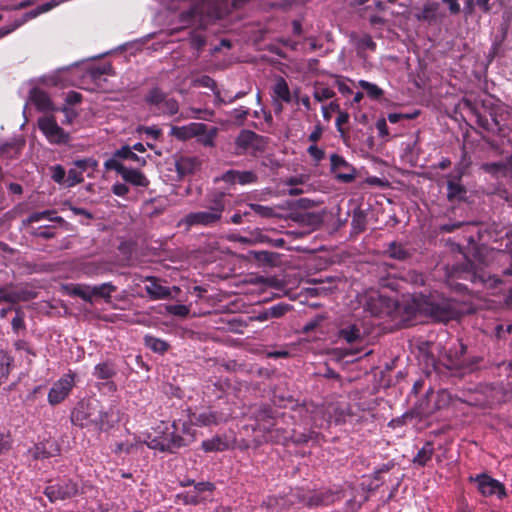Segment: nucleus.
Instances as JSON below:
<instances>
[{"label": "nucleus", "instance_id": "f257e3e1", "mask_svg": "<svg viewBox=\"0 0 512 512\" xmlns=\"http://www.w3.org/2000/svg\"><path fill=\"white\" fill-rule=\"evenodd\" d=\"M364 311L372 317L401 316L402 320L416 317H430L433 320H459L472 313L470 303L440 295L414 293L403 295L401 300L384 296L377 290L367 291L364 295Z\"/></svg>", "mask_w": 512, "mask_h": 512}, {"label": "nucleus", "instance_id": "f03ea898", "mask_svg": "<svg viewBox=\"0 0 512 512\" xmlns=\"http://www.w3.org/2000/svg\"><path fill=\"white\" fill-rule=\"evenodd\" d=\"M214 19H216L215 13L204 2L193 3L179 14V22L183 27H194L189 34V42L198 55L206 46V37L199 30L206 29Z\"/></svg>", "mask_w": 512, "mask_h": 512}, {"label": "nucleus", "instance_id": "7ed1b4c3", "mask_svg": "<svg viewBox=\"0 0 512 512\" xmlns=\"http://www.w3.org/2000/svg\"><path fill=\"white\" fill-rule=\"evenodd\" d=\"M226 194L222 191H214L207 195L206 210L190 212L183 217L179 226L184 225L186 229L194 226L214 227L221 223L225 211Z\"/></svg>", "mask_w": 512, "mask_h": 512}, {"label": "nucleus", "instance_id": "20e7f679", "mask_svg": "<svg viewBox=\"0 0 512 512\" xmlns=\"http://www.w3.org/2000/svg\"><path fill=\"white\" fill-rule=\"evenodd\" d=\"M179 429V423L176 421L171 424L162 422L154 429V435L147 436L145 443L150 449L174 452L187 445L186 439L179 434Z\"/></svg>", "mask_w": 512, "mask_h": 512}, {"label": "nucleus", "instance_id": "39448f33", "mask_svg": "<svg viewBox=\"0 0 512 512\" xmlns=\"http://www.w3.org/2000/svg\"><path fill=\"white\" fill-rule=\"evenodd\" d=\"M107 412L103 411L98 401L80 402L71 414L74 425L102 430L107 424Z\"/></svg>", "mask_w": 512, "mask_h": 512}, {"label": "nucleus", "instance_id": "423d86ee", "mask_svg": "<svg viewBox=\"0 0 512 512\" xmlns=\"http://www.w3.org/2000/svg\"><path fill=\"white\" fill-rule=\"evenodd\" d=\"M267 138L255 133L252 130L243 129L239 132L234 141V153L236 155H245L250 153L256 155L262 153L267 147Z\"/></svg>", "mask_w": 512, "mask_h": 512}, {"label": "nucleus", "instance_id": "0eeeda50", "mask_svg": "<svg viewBox=\"0 0 512 512\" xmlns=\"http://www.w3.org/2000/svg\"><path fill=\"white\" fill-rule=\"evenodd\" d=\"M512 112L505 108L497 107L490 111L489 116L476 114L477 124L488 132H492L501 136H506V129H510L508 122Z\"/></svg>", "mask_w": 512, "mask_h": 512}, {"label": "nucleus", "instance_id": "6e6552de", "mask_svg": "<svg viewBox=\"0 0 512 512\" xmlns=\"http://www.w3.org/2000/svg\"><path fill=\"white\" fill-rule=\"evenodd\" d=\"M465 353L466 346L463 343H458L456 346L449 349L444 365L449 370H458L463 373L474 371L482 361V358L474 356L467 359L465 358Z\"/></svg>", "mask_w": 512, "mask_h": 512}, {"label": "nucleus", "instance_id": "1a4fd4ad", "mask_svg": "<svg viewBox=\"0 0 512 512\" xmlns=\"http://www.w3.org/2000/svg\"><path fill=\"white\" fill-rule=\"evenodd\" d=\"M37 296L36 287L30 283H8L0 287V302L2 300L11 301L15 306L19 302H27Z\"/></svg>", "mask_w": 512, "mask_h": 512}, {"label": "nucleus", "instance_id": "9d476101", "mask_svg": "<svg viewBox=\"0 0 512 512\" xmlns=\"http://www.w3.org/2000/svg\"><path fill=\"white\" fill-rule=\"evenodd\" d=\"M38 128L51 144H67L70 135L61 128L53 116H44L38 119Z\"/></svg>", "mask_w": 512, "mask_h": 512}, {"label": "nucleus", "instance_id": "9b49d317", "mask_svg": "<svg viewBox=\"0 0 512 512\" xmlns=\"http://www.w3.org/2000/svg\"><path fill=\"white\" fill-rule=\"evenodd\" d=\"M469 481L477 485L478 492L484 497L496 495L502 499L506 496L504 485L485 473L470 476Z\"/></svg>", "mask_w": 512, "mask_h": 512}, {"label": "nucleus", "instance_id": "f8f14e48", "mask_svg": "<svg viewBox=\"0 0 512 512\" xmlns=\"http://www.w3.org/2000/svg\"><path fill=\"white\" fill-rule=\"evenodd\" d=\"M75 384V375L71 371L58 379L48 393V403L52 406L63 402Z\"/></svg>", "mask_w": 512, "mask_h": 512}, {"label": "nucleus", "instance_id": "ddd939ff", "mask_svg": "<svg viewBox=\"0 0 512 512\" xmlns=\"http://www.w3.org/2000/svg\"><path fill=\"white\" fill-rule=\"evenodd\" d=\"M473 264L470 261H467L461 266L455 268V276L459 279L470 280L473 283L477 281L488 284L491 287H496L498 284L503 283V280L499 275H489L487 278L485 275H478L475 271L472 270Z\"/></svg>", "mask_w": 512, "mask_h": 512}, {"label": "nucleus", "instance_id": "4468645a", "mask_svg": "<svg viewBox=\"0 0 512 512\" xmlns=\"http://www.w3.org/2000/svg\"><path fill=\"white\" fill-rule=\"evenodd\" d=\"M78 493V486L71 480H63L45 488L44 494L51 502L74 497Z\"/></svg>", "mask_w": 512, "mask_h": 512}, {"label": "nucleus", "instance_id": "2eb2a0df", "mask_svg": "<svg viewBox=\"0 0 512 512\" xmlns=\"http://www.w3.org/2000/svg\"><path fill=\"white\" fill-rule=\"evenodd\" d=\"M331 171L335 178L342 183H350L356 177L355 168L344 157L334 153L330 156Z\"/></svg>", "mask_w": 512, "mask_h": 512}, {"label": "nucleus", "instance_id": "dca6fc26", "mask_svg": "<svg viewBox=\"0 0 512 512\" xmlns=\"http://www.w3.org/2000/svg\"><path fill=\"white\" fill-rule=\"evenodd\" d=\"M446 17L445 11L441 7V3L437 1L426 2L421 12L416 15L417 20L427 22L430 25L440 24Z\"/></svg>", "mask_w": 512, "mask_h": 512}, {"label": "nucleus", "instance_id": "f3484780", "mask_svg": "<svg viewBox=\"0 0 512 512\" xmlns=\"http://www.w3.org/2000/svg\"><path fill=\"white\" fill-rule=\"evenodd\" d=\"M494 259L501 269L503 277H512V232L507 233L503 250H499Z\"/></svg>", "mask_w": 512, "mask_h": 512}, {"label": "nucleus", "instance_id": "a211bd4d", "mask_svg": "<svg viewBox=\"0 0 512 512\" xmlns=\"http://www.w3.org/2000/svg\"><path fill=\"white\" fill-rule=\"evenodd\" d=\"M481 169L495 177L512 176V153L500 161L483 163Z\"/></svg>", "mask_w": 512, "mask_h": 512}, {"label": "nucleus", "instance_id": "6ab92c4d", "mask_svg": "<svg viewBox=\"0 0 512 512\" xmlns=\"http://www.w3.org/2000/svg\"><path fill=\"white\" fill-rule=\"evenodd\" d=\"M191 425L196 426H210L217 425L224 421V416L216 411L204 410L201 412H194L189 416Z\"/></svg>", "mask_w": 512, "mask_h": 512}, {"label": "nucleus", "instance_id": "aec40b11", "mask_svg": "<svg viewBox=\"0 0 512 512\" xmlns=\"http://www.w3.org/2000/svg\"><path fill=\"white\" fill-rule=\"evenodd\" d=\"M467 188L460 181V175L457 176V179L447 178V194L446 198L448 202L455 203L461 202L466 199Z\"/></svg>", "mask_w": 512, "mask_h": 512}, {"label": "nucleus", "instance_id": "412c9836", "mask_svg": "<svg viewBox=\"0 0 512 512\" xmlns=\"http://www.w3.org/2000/svg\"><path fill=\"white\" fill-rule=\"evenodd\" d=\"M205 131L206 124L193 122L182 127L174 126L172 127L171 133L179 140H187L189 138L196 137Z\"/></svg>", "mask_w": 512, "mask_h": 512}, {"label": "nucleus", "instance_id": "4be33fe9", "mask_svg": "<svg viewBox=\"0 0 512 512\" xmlns=\"http://www.w3.org/2000/svg\"><path fill=\"white\" fill-rule=\"evenodd\" d=\"M291 307L288 304L278 303L267 308H263L257 315L248 316L247 320H269L270 318H281L290 311Z\"/></svg>", "mask_w": 512, "mask_h": 512}, {"label": "nucleus", "instance_id": "5701e85b", "mask_svg": "<svg viewBox=\"0 0 512 512\" xmlns=\"http://www.w3.org/2000/svg\"><path fill=\"white\" fill-rule=\"evenodd\" d=\"M58 453L59 448L54 443L50 442H41L29 449V454L35 460L50 458L56 456Z\"/></svg>", "mask_w": 512, "mask_h": 512}, {"label": "nucleus", "instance_id": "b1692460", "mask_svg": "<svg viewBox=\"0 0 512 512\" xmlns=\"http://www.w3.org/2000/svg\"><path fill=\"white\" fill-rule=\"evenodd\" d=\"M29 98L39 111H49L53 108L48 93L40 88L31 89Z\"/></svg>", "mask_w": 512, "mask_h": 512}, {"label": "nucleus", "instance_id": "393cba45", "mask_svg": "<svg viewBox=\"0 0 512 512\" xmlns=\"http://www.w3.org/2000/svg\"><path fill=\"white\" fill-rule=\"evenodd\" d=\"M146 281L149 283L146 285V291L151 298L164 299L171 296L170 288L161 285L155 277H147Z\"/></svg>", "mask_w": 512, "mask_h": 512}, {"label": "nucleus", "instance_id": "a878e982", "mask_svg": "<svg viewBox=\"0 0 512 512\" xmlns=\"http://www.w3.org/2000/svg\"><path fill=\"white\" fill-rule=\"evenodd\" d=\"M121 177L127 183L137 187L147 188L150 184L148 178L138 169L125 168Z\"/></svg>", "mask_w": 512, "mask_h": 512}, {"label": "nucleus", "instance_id": "bb28decb", "mask_svg": "<svg viewBox=\"0 0 512 512\" xmlns=\"http://www.w3.org/2000/svg\"><path fill=\"white\" fill-rule=\"evenodd\" d=\"M0 318L23 320V314L18 306H15L11 301L2 300L0 302Z\"/></svg>", "mask_w": 512, "mask_h": 512}, {"label": "nucleus", "instance_id": "cd10ccee", "mask_svg": "<svg viewBox=\"0 0 512 512\" xmlns=\"http://www.w3.org/2000/svg\"><path fill=\"white\" fill-rule=\"evenodd\" d=\"M24 145L25 142L23 140L16 139L2 143L0 144V156H7L9 158H13L20 153Z\"/></svg>", "mask_w": 512, "mask_h": 512}, {"label": "nucleus", "instance_id": "c85d7f7f", "mask_svg": "<svg viewBox=\"0 0 512 512\" xmlns=\"http://www.w3.org/2000/svg\"><path fill=\"white\" fill-rule=\"evenodd\" d=\"M334 501V495L329 492H316L309 496L305 503L310 507L327 506Z\"/></svg>", "mask_w": 512, "mask_h": 512}, {"label": "nucleus", "instance_id": "c756f323", "mask_svg": "<svg viewBox=\"0 0 512 512\" xmlns=\"http://www.w3.org/2000/svg\"><path fill=\"white\" fill-rule=\"evenodd\" d=\"M117 287L111 282H106L101 285L92 286V294L94 297H99L105 300L106 303H111L112 293L116 292Z\"/></svg>", "mask_w": 512, "mask_h": 512}, {"label": "nucleus", "instance_id": "7c9ffc66", "mask_svg": "<svg viewBox=\"0 0 512 512\" xmlns=\"http://www.w3.org/2000/svg\"><path fill=\"white\" fill-rule=\"evenodd\" d=\"M159 312L161 314L167 313L173 316L186 317L189 314V308L180 303H167L159 306Z\"/></svg>", "mask_w": 512, "mask_h": 512}, {"label": "nucleus", "instance_id": "2f4dec72", "mask_svg": "<svg viewBox=\"0 0 512 512\" xmlns=\"http://www.w3.org/2000/svg\"><path fill=\"white\" fill-rule=\"evenodd\" d=\"M114 156L123 160H131L133 162H136L139 166L146 165V159L143 157H139L137 154H135L132 148L128 145L122 146L120 149H117L114 152Z\"/></svg>", "mask_w": 512, "mask_h": 512}, {"label": "nucleus", "instance_id": "473e14b6", "mask_svg": "<svg viewBox=\"0 0 512 512\" xmlns=\"http://www.w3.org/2000/svg\"><path fill=\"white\" fill-rule=\"evenodd\" d=\"M55 210H45L41 212H33L27 218V223L39 222L43 219H48L52 222L63 223L64 219L60 216H55Z\"/></svg>", "mask_w": 512, "mask_h": 512}, {"label": "nucleus", "instance_id": "72a5a7b5", "mask_svg": "<svg viewBox=\"0 0 512 512\" xmlns=\"http://www.w3.org/2000/svg\"><path fill=\"white\" fill-rule=\"evenodd\" d=\"M166 97V93L161 88L153 87L145 95L144 101L149 106H156L160 108V105Z\"/></svg>", "mask_w": 512, "mask_h": 512}, {"label": "nucleus", "instance_id": "f704fd0d", "mask_svg": "<svg viewBox=\"0 0 512 512\" xmlns=\"http://www.w3.org/2000/svg\"><path fill=\"white\" fill-rule=\"evenodd\" d=\"M251 236L254 237L255 243H266L273 247L281 248L286 243L283 238H277V239L270 238L268 235L264 234L262 232V230H260L258 228L251 232Z\"/></svg>", "mask_w": 512, "mask_h": 512}, {"label": "nucleus", "instance_id": "c9c22d12", "mask_svg": "<svg viewBox=\"0 0 512 512\" xmlns=\"http://www.w3.org/2000/svg\"><path fill=\"white\" fill-rule=\"evenodd\" d=\"M274 94L285 103L291 102V93L286 80L279 77L273 87Z\"/></svg>", "mask_w": 512, "mask_h": 512}, {"label": "nucleus", "instance_id": "e433bc0d", "mask_svg": "<svg viewBox=\"0 0 512 512\" xmlns=\"http://www.w3.org/2000/svg\"><path fill=\"white\" fill-rule=\"evenodd\" d=\"M433 453V444L431 442H426L424 446L417 452L413 462L417 465L424 466L431 459Z\"/></svg>", "mask_w": 512, "mask_h": 512}, {"label": "nucleus", "instance_id": "4c0bfd02", "mask_svg": "<svg viewBox=\"0 0 512 512\" xmlns=\"http://www.w3.org/2000/svg\"><path fill=\"white\" fill-rule=\"evenodd\" d=\"M358 85L366 92L367 96L372 100H379L383 97L384 91L374 83L366 80H360Z\"/></svg>", "mask_w": 512, "mask_h": 512}, {"label": "nucleus", "instance_id": "58836bf2", "mask_svg": "<svg viewBox=\"0 0 512 512\" xmlns=\"http://www.w3.org/2000/svg\"><path fill=\"white\" fill-rule=\"evenodd\" d=\"M13 358L6 352L0 350V385L8 378Z\"/></svg>", "mask_w": 512, "mask_h": 512}, {"label": "nucleus", "instance_id": "ea45409f", "mask_svg": "<svg viewBox=\"0 0 512 512\" xmlns=\"http://www.w3.org/2000/svg\"><path fill=\"white\" fill-rule=\"evenodd\" d=\"M366 214L361 209L354 210L351 220V226L356 233H362L366 229Z\"/></svg>", "mask_w": 512, "mask_h": 512}, {"label": "nucleus", "instance_id": "a19ab883", "mask_svg": "<svg viewBox=\"0 0 512 512\" xmlns=\"http://www.w3.org/2000/svg\"><path fill=\"white\" fill-rule=\"evenodd\" d=\"M247 207L261 218H272L276 215L273 207L265 206L257 203L247 202Z\"/></svg>", "mask_w": 512, "mask_h": 512}, {"label": "nucleus", "instance_id": "79ce46f5", "mask_svg": "<svg viewBox=\"0 0 512 512\" xmlns=\"http://www.w3.org/2000/svg\"><path fill=\"white\" fill-rule=\"evenodd\" d=\"M192 85L194 87H205V88H209L210 90L213 91L214 95L216 97H219V90H218V87H217V83L216 81L208 76V75H203L199 78H196L192 81Z\"/></svg>", "mask_w": 512, "mask_h": 512}, {"label": "nucleus", "instance_id": "37998d69", "mask_svg": "<svg viewBox=\"0 0 512 512\" xmlns=\"http://www.w3.org/2000/svg\"><path fill=\"white\" fill-rule=\"evenodd\" d=\"M144 343L149 349L156 353H164L168 349V344L165 341L150 335L144 337Z\"/></svg>", "mask_w": 512, "mask_h": 512}, {"label": "nucleus", "instance_id": "c03bdc74", "mask_svg": "<svg viewBox=\"0 0 512 512\" xmlns=\"http://www.w3.org/2000/svg\"><path fill=\"white\" fill-rule=\"evenodd\" d=\"M114 374L115 370L108 362L97 364L94 368V376L98 379L107 380L113 377Z\"/></svg>", "mask_w": 512, "mask_h": 512}, {"label": "nucleus", "instance_id": "a18cd8bd", "mask_svg": "<svg viewBox=\"0 0 512 512\" xmlns=\"http://www.w3.org/2000/svg\"><path fill=\"white\" fill-rule=\"evenodd\" d=\"M387 253L391 258L400 261L407 259L410 255L409 252L403 247V245L396 242L389 244Z\"/></svg>", "mask_w": 512, "mask_h": 512}, {"label": "nucleus", "instance_id": "49530a36", "mask_svg": "<svg viewBox=\"0 0 512 512\" xmlns=\"http://www.w3.org/2000/svg\"><path fill=\"white\" fill-rule=\"evenodd\" d=\"M202 448L206 452L224 451L227 448V444L219 437H216L213 439L203 441Z\"/></svg>", "mask_w": 512, "mask_h": 512}, {"label": "nucleus", "instance_id": "de8ad7c7", "mask_svg": "<svg viewBox=\"0 0 512 512\" xmlns=\"http://www.w3.org/2000/svg\"><path fill=\"white\" fill-rule=\"evenodd\" d=\"M55 6H56V3L54 1L46 2L44 4L39 5L35 9H33V10L29 11V12H26L23 15V18L25 19V22H27V21H29V20L39 16L42 13L50 11Z\"/></svg>", "mask_w": 512, "mask_h": 512}, {"label": "nucleus", "instance_id": "09e8293b", "mask_svg": "<svg viewBox=\"0 0 512 512\" xmlns=\"http://www.w3.org/2000/svg\"><path fill=\"white\" fill-rule=\"evenodd\" d=\"M340 335L348 343L356 342L357 340L362 338V333L355 324L350 326L349 328L342 329Z\"/></svg>", "mask_w": 512, "mask_h": 512}, {"label": "nucleus", "instance_id": "8fccbe9b", "mask_svg": "<svg viewBox=\"0 0 512 512\" xmlns=\"http://www.w3.org/2000/svg\"><path fill=\"white\" fill-rule=\"evenodd\" d=\"M84 181L82 171H79L76 167L69 169L67 173L66 183L67 187H74Z\"/></svg>", "mask_w": 512, "mask_h": 512}, {"label": "nucleus", "instance_id": "3c124183", "mask_svg": "<svg viewBox=\"0 0 512 512\" xmlns=\"http://www.w3.org/2000/svg\"><path fill=\"white\" fill-rule=\"evenodd\" d=\"M73 165L79 171H82V173H83L86 170H88L89 168H91L92 170H95L98 165V162L95 159L89 157V158L75 160L73 162Z\"/></svg>", "mask_w": 512, "mask_h": 512}, {"label": "nucleus", "instance_id": "603ef678", "mask_svg": "<svg viewBox=\"0 0 512 512\" xmlns=\"http://www.w3.org/2000/svg\"><path fill=\"white\" fill-rule=\"evenodd\" d=\"M258 176L254 171H238L237 183L247 185L256 183Z\"/></svg>", "mask_w": 512, "mask_h": 512}, {"label": "nucleus", "instance_id": "864d4df0", "mask_svg": "<svg viewBox=\"0 0 512 512\" xmlns=\"http://www.w3.org/2000/svg\"><path fill=\"white\" fill-rule=\"evenodd\" d=\"M161 106L162 112L170 116L175 115L179 110L178 101L174 98L166 97Z\"/></svg>", "mask_w": 512, "mask_h": 512}, {"label": "nucleus", "instance_id": "5fc2aeb1", "mask_svg": "<svg viewBox=\"0 0 512 512\" xmlns=\"http://www.w3.org/2000/svg\"><path fill=\"white\" fill-rule=\"evenodd\" d=\"M73 294L80 297L84 301L92 302V299H93L92 286L77 285L73 289Z\"/></svg>", "mask_w": 512, "mask_h": 512}, {"label": "nucleus", "instance_id": "6e6d98bb", "mask_svg": "<svg viewBox=\"0 0 512 512\" xmlns=\"http://www.w3.org/2000/svg\"><path fill=\"white\" fill-rule=\"evenodd\" d=\"M104 167L106 170H115L119 175H122L126 168V166L119 161V158L114 155L104 162Z\"/></svg>", "mask_w": 512, "mask_h": 512}, {"label": "nucleus", "instance_id": "4d7b16f0", "mask_svg": "<svg viewBox=\"0 0 512 512\" xmlns=\"http://www.w3.org/2000/svg\"><path fill=\"white\" fill-rule=\"evenodd\" d=\"M335 96V92L330 88H317L313 93V97L318 102L331 99Z\"/></svg>", "mask_w": 512, "mask_h": 512}, {"label": "nucleus", "instance_id": "13d9d810", "mask_svg": "<svg viewBox=\"0 0 512 512\" xmlns=\"http://www.w3.org/2000/svg\"><path fill=\"white\" fill-rule=\"evenodd\" d=\"M176 423H179V434L184 437L187 441V445L193 441L194 439V431L191 428L189 424L183 421H176Z\"/></svg>", "mask_w": 512, "mask_h": 512}, {"label": "nucleus", "instance_id": "bf43d9fd", "mask_svg": "<svg viewBox=\"0 0 512 512\" xmlns=\"http://www.w3.org/2000/svg\"><path fill=\"white\" fill-rule=\"evenodd\" d=\"M51 172H52L51 178L54 182H56L58 184H62L66 181L65 180L66 171L62 165L57 164V165L51 167Z\"/></svg>", "mask_w": 512, "mask_h": 512}, {"label": "nucleus", "instance_id": "052dcab7", "mask_svg": "<svg viewBox=\"0 0 512 512\" xmlns=\"http://www.w3.org/2000/svg\"><path fill=\"white\" fill-rule=\"evenodd\" d=\"M216 128H213L211 131H205L200 135H197L199 137V142L203 144L204 146L212 147L214 146V139L216 136Z\"/></svg>", "mask_w": 512, "mask_h": 512}, {"label": "nucleus", "instance_id": "680f3d73", "mask_svg": "<svg viewBox=\"0 0 512 512\" xmlns=\"http://www.w3.org/2000/svg\"><path fill=\"white\" fill-rule=\"evenodd\" d=\"M349 121V114L345 111H339L338 116L336 119V129L340 133L342 137H344L347 133V131L343 128V125L348 123Z\"/></svg>", "mask_w": 512, "mask_h": 512}, {"label": "nucleus", "instance_id": "e2e57ef3", "mask_svg": "<svg viewBox=\"0 0 512 512\" xmlns=\"http://www.w3.org/2000/svg\"><path fill=\"white\" fill-rule=\"evenodd\" d=\"M255 258L260 262L274 264L278 258V254L269 251H259L255 253Z\"/></svg>", "mask_w": 512, "mask_h": 512}, {"label": "nucleus", "instance_id": "0e129e2a", "mask_svg": "<svg viewBox=\"0 0 512 512\" xmlns=\"http://www.w3.org/2000/svg\"><path fill=\"white\" fill-rule=\"evenodd\" d=\"M25 22L23 16L20 19L15 20L13 23L3 26L0 28V39L4 36H7L11 32L15 31L17 28L22 26Z\"/></svg>", "mask_w": 512, "mask_h": 512}, {"label": "nucleus", "instance_id": "69168bd1", "mask_svg": "<svg viewBox=\"0 0 512 512\" xmlns=\"http://www.w3.org/2000/svg\"><path fill=\"white\" fill-rule=\"evenodd\" d=\"M339 111H340V106H339L338 102H336V101H332L328 105L322 106L323 118L327 121H329L331 119L332 112H339Z\"/></svg>", "mask_w": 512, "mask_h": 512}, {"label": "nucleus", "instance_id": "338daca9", "mask_svg": "<svg viewBox=\"0 0 512 512\" xmlns=\"http://www.w3.org/2000/svg\"><path fill=\"white\" fill-rule=\"evenodd\" d=\"M249 114V109L246 108V107H239V108H236L233 110L232 112V117L234 118V120L239 123V124H243L244 121L246 120L247 116Z\"/></svg>", "mask_w": 512, "mask_h": 512}, {"label": "nucleus", "instance_id": "774afa93", "mask_svg": "<svg viewBox=\"0 0 512 512\" xmlns=\"http://www.w3.org/2000/svg\"><path fill=\"white\" fill-rule=\"evenodd\" d=\"M193 160L190 158H182L177 162V170L180 174L190 173L192 171Z\"/></svg>", "mask_w": 512, "mask_h": 512}]
</instances>
